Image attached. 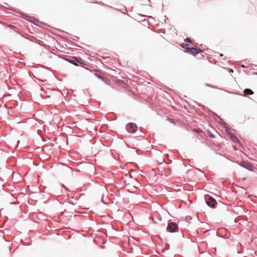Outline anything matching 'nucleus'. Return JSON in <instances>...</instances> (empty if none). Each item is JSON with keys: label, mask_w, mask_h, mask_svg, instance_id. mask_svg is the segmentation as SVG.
Segmentation results:
<instances>
[{"label": "nucleus", "mask_w": 257, "mask_h": 257, "mask_svg": "<svg viewBox=\"0 0 257 257\" xmlns=\"http://www.w3.org/2000/svg\"><path fill=\"white\" fill-rule=\"evenodd\" d=\"M244 96L247 95H252L253 94V92L249 88H246L244 90Z\"/></svg>", "instance_id": "20e7f679"}, {"label": "nucleus", "mask_w": 257, "mask_h": 257, "mask_svg": "<svg viewBox=\"0 0 257 257\" xmlns=\"http://www.w3.org/2000/svg\"><path fill=\"white\" fill-rule=\"evenodd\" d=\"M186 41H187V42H189V43H191V40L189 39V38H187L186 39Z\"/></svg>", "instance_id": "f8f14e48"}, {"label": "nucleus", "mask_w": 257, "mask_h": 257, "mask_svg": "<svg viewBox=\"0 0 257 257\" xmlns=\"http://www.w3.org/2000/svg\"><path fill=\"white\" fill-rule=\"evenodd\" d=\"M74 59L75 60V63H76V62H78V63H82V59L81 58H74Z\"/></svg>", "instance_id": "9b49d317"}, {"label": "nucleus", "mask_w": 257, "mask_h": 257, "mask_svg": "<svg viewBox=\"0 0 257 257\" xmlns=\"http://www.w3.org/2000/svg\"><path fill=\"white\" fill-rule=\"evenodd\" d=\"M206 203L208 206L213 208L216 204V201L212 197H209L208 200L206 201Z\"/></svg>", "instance_id": "7ed1b4c3"}, {"label": "nucleus", "mask_w": 257, "mask_h": 257, "mask_svg": "<svg viewBox=\"0 0 257 257\" xmlns=\"http://www.w3.org/2000/svg\"><path fill=\"white\" fill-rule=\"evenodd\" d=\"M188 45L187 44H184V43H182V44H181V46L182 48H184V49H185L189 50L190 48H189L188 47Z\"/></svg>", "instance_id": "9d476101"}, {"label": "nucleus", "mask_w": 257, "mask_h": 257, "mask_svg": "<svg viewBox=\"0 0 257 257\" xmlns=\"http://www.w3.org/2000/svg\"><path fill=\"white\" fill-rule=\"evenodd\" d=\"M41 96H42L43 98H45L46 97H49V98H50L51 97V95L50 94L49 95H47V92H45V94L44 93H41Z\"/></svg>", "instance_id": "1a4fd4ad"}, {"label": "nucleus", "mask_w": 257, "mask_h": 257, "mask_svg": "<svg viewBox=\"0 0 257 257\" xmlns=\"http://www.w3.org/2000/svg\"><path fill=\"white\" fill-rule=\"evenodd\" d=\"M167 229L168 231L170 232H174L177 230L178 225L177 224L173 222L169 223Z\"/></svg>", "instance_id": "f03ea898"}, {"label": "nucleus", "mask_w": 257, "mask_h": 257, "mask_svg": "<svg viewBox=\"0 0 257 257\" xmlns=\"http://www.w3.org/2000/svg\"><path fill=\"white\" fill-rule=\"evenodd\" d=\"M126 130L130 133H134L137 132V126L133 123H130L126 125Z\"/></svg>", "instance_id": "f257e3e1"}, {"label": "nucleus", "mask_w": 257, "mask_h": 257, "mask_svg": "<svg viewBox=\"0 0 257 257\" xmlns=\"http://www.w3.org/2000/svg\"><path fill=\"white\" fill-rule=\"evenodd\" d=\"M7 159V153L6 152L2 151L0 154V160H5Z\"/></svg>", "instance_id": "423d86ee"}, {"label": "nucleus", "mask_w": 257, "mask_h": 257, "mask_svg": "<svg viewBox=\"0 0 257 257\" xmlns=\"http://www.w3.org/2000/svg\"><path fill=\"white\" fill-rule=\"evenodd\" d=\"M242 166L247 169L249 170V171H253V166L249 164H246L244 165H242Z\"/></svg>", "instance_id": "0eeeda50"}, {"label": "nucleus", "mask_w": 257, "mask_h": 257, "mask_svg": "<svg viewBox=\"0 0 257 257\" xmlns=\"http://www.w3.org/2000/svg\"><path fill=\"white\" fill-rule=\"evenodd\" d=\"M67 61L68 62H69L70 63L76 65V66H77V64L75 63V60L74 59V58H73L72 59H69V60H67Z\"/></svg>", "instance_id": "6e6552de"}, {"label": "nucleus", "mask_w": 257, "mask_h": 257, "mask_svg": "<svg viewBox=\"0 0 257 257\" xmlns=\"http://www.w3.org/2000/svg\"><path fill=\"white\" fill-rule=\"evenodd\" d=\"M201 51V50L199 49H195V48H192L190 50L191 53L194 55L200 53Z\"/></svg>", "instance_id": "39448f33"}]
</instances>
